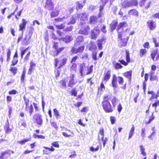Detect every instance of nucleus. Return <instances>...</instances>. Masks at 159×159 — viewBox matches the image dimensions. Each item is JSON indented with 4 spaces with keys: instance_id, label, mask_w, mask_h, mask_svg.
<instances>
[{
    "instance_id": "nucleus-42",
    "label": "nucleus",
    "mask_w": 159,
    "mask_h": 159,
    "mask_svg": "<svg viewBox=\"0 0 159 159\" xmlns=\"http://www.w3.org/2000/svg\"><path fill=\"white\" fill-rule=\"evenodd\" d=\"M34 111V108L32 104H31L30 107H29V112L30 115L31 116L32 114Z\"/></svg>"
},
{
    "instance_id": "nucleus-22",
    "label": "nucleus",
    "mask_w": 159,
    "mask_h": 159,
    "mask_svg": "<svg viewBox=\"0 0 159 159\" xmlns=\"http://www.w3.org/2000/svg\"><path fill=\"white\" fill-rule=\"evenodd\" d=\"M19 125L21 129L25 128L26 126V121L23 120H21L19 123Z\"/></svg>"
},
{
    "instance_id": "nucleus-9",
    "label": "nucleus",
    "mask_w": 159,
    "mask_h": 159,
    "mask_svg": "<svg viewBox=\"0 0 159 159\" xmlns=\"http://www.w3.org/2000/svg\"><path fill=\"white\" fill-rule=\"evenodd\" d=\"M44 7L46 9L48 10H53L54 9V5L52 0H47Z\"/></svg>"
},
{
    "instance_id": "nucleus-44",
    "label": "nucleus",
    "mask_w": 159,
    "mask_h": 159,
    "mask_svg": "<svg viewBox=\"0 0 159 159\" xmlns=\"http://www.w3.org/2000/svg\"><path fill=\"white\" fill-rule=\"evenodd\" d=\"M92 52V58L94 60H97L98 59L97 57V52L96 51H93Z\"/></svg>"
},
{
    "instance_id": "nucleus-39",
    "label": "nucleus",
    "mask_w": 159,
    "mask_h": 159,
    "mask_svg": "<svg viewBox=\"0 0 159 159\" xmlns=\"http://www.w3.org/2000/svg\"><path fill=\"white\" fill-rule=\"evenodd\" d=\"M17 69L16 67H11L10 69V71H11L15 75L17 72Z\"/></svg>"
},
{
    "instance_id": "nucleus-31",
    "label": "nucleus",
    "mask_w": 159,
    "mask_h": 159,
    "mask_svg": "<svg viewBox=\"0 0 159 159\" xmlns=\"http://www.w3.org/2000/svg\"><path fill=\"white\" fill-rule=\"evenodd\" d=\"M67 59L65 57H63L60 61V66L62 67L66 63Z\"/></svg>"
},
{
    "instance_id": "nucleus-55",
    "label": "nucleus",
    "mask_w": 159,
    "mask_h": 159,
    "mask_svg": "<svg viewBox=\"0 0 159 159\" xmlns=\"http://www.w3.org/2000/svg\"><path fill=\"white\" fill-rule=\"evenodd\" d=\"M110 119L111 124H114L115 123L116 119L115 117L111 116L110 117Z\"/></svg>"
},
{
    "instance_id": "nucleus-36",
    "label": "nucleus",
    "mask_w": 159,
    "mask_h": 159,
    "mask_svg": "<svg viewBox=\"0 0 159 159\" xmlns=\"http://www.w3.org/2000/svg\"><path fill=\"white\" fill-rule=\"evenodd\" d=\"M150 80L151 81L156 80L157 81L158 79L156 75H154L153 74H151L150 77Z\"/></svg>"
},
{
    "instance_id": "nucleus-54",
    "label": "nucleus",
    "mask_w": 159,
    "mask_h": 159,
    "mask_svg": "<svg viewBox=\"0 0 159 159\" xmlns=\"http://www.w3.org/2000/svg\"><path fill=\"white\" fill-rule=\"evenodd\" d=\"M99 146H98L96 148H94L93 147H91L90 148V150L92 152H95L98 151L99 150Z\"/></svg>"
},
{
    "instance_id": "nucleus-43",
    "label": "nucleus",
    "mask_w": 159,
    "mask_h": 159,
    "mask_svg": "<svg viewBox=\"0 0 159 159\" xmlns=\"http://www.w3.org/2000/svg\"><path fill=\"white\" fill-rule=\"evenodd\" d=\"M104 6L105 5H103L102 4V5H101L100 7V11L98 15V16L99 17H101L102 15V10L103 9L104 7Z\"/></svg>"
},
{
    "instance_id": "nucleus-29",
    "label": "nucleus",
    "mask_w": 159,
    "mask_h": 159,
    "mask_svg": "<svg viewBox=\"0 0 159 159\" xmlns=\"http://www.w3.org/2000/svg\"><path fill=\"white\" fill-rule=\"evenodd\" d=\"M118 101V99L115 96H114L111 99V102L112 103V107L114 108L116 107V102H117Z\"/></svg>"
},
{
    "instance_id": "nucleus-41",
    "label": "nucleus",
    "mask_w": 159,
    "mask_h": 159,
    "mask_svg": "<svg viewBox=\"0 0 159 159\" xmlns=\"http://www.w3.org/2000/svg\"><path fill=\"white\" fill-rule=\"evenodd\" d=\"M58 11L57 10H55L51 13V16L52 17H54L57 16L58 15Z\"/></svg>"
},
{
    "instance_id": "nucleus-35",
    "label": "nucleus",
    "mask_w": 159,
    "mask_h": 159,
    "mask_svg": "<svg viewBox=\"0 0 159 159\" xmlns=\"http://www.w3.org/2000/svg\"><path fill=\"white\" fill-rule=\"evenodd\" d=\"M53 112L56 118L57 119H58L59 117L60 116L59 112L56 108L53 109Z\"/></svg>"
},
{
    "instance_id": "nucleus-38",
    "label": "nucleus",
    "mask_w": 159,
    "mask_h": 159,
    "mask_svg": "<svg viewBox=\"0 0 159 159\" xmlns=\"http://www.w3.org/2000/svg\"><path fill=\"white\" fill-rule=\"evenodd\" d=\"M44 148H45L46 150H43V152H47L46 154H47V153L48 152V151H47V150H48L49 151L53 152L55 150L54 148L52 146H51V148H48V147H44Z\"/></svg>"
},
{
    "instance_id": "nucleus-2",
    "label": "nucleus",
    "mask_w": 159,
    "mask_h": 159,
    "mask_svg": "<svg viewBox=\"0 0 159 159\" xmlns=\"http://www.w3.org/2000/svg\"><path fill=\"white\" fill-rule=\"evenodd\" d=\"M102 108L106 112H112L113 111L114 108L109 101L102 102Z\"/></svg>"
},
{
    "instance_id": "nucleus-26",
    "label": "nucleus",
    "mask_w": 159,
    "mask_h": 159,
    "mask_svg": "<svg viewBox=\"0 0 159 159\" xmlns=\"http://www.w3.org/2000/svg\"><path fill=\"white\" fill-rule=\"evenodd\" d=\"M122 7L123 8H127L130 7L129 1H124L122 4Z\"/></svg>"
},
{
    "instance_id": "nucleus-56",
    "label": "nucleus",
    "mask_w": 159,
    "mask_h": 159,
    "mask_svg": "<svg viewBox=\"0 0 159 159\" xmlns=\"http://www.w3.org/2000/svg\"><path fill=\"white\" fill-rule=\"evenodd\" d=\"M18 93V92L14 89L12 90L9 92V94L10 95L16 94Z\"/></svg>"
},
{
    "instance_id": "nucleus-53",
    "label": "nucleus",
    "mask_w": 159,
    "mask_h": 159,
    "mask_svg": "<svg viewBox=\"0 0 159 159\" xmlns=\"http://www.w3.org/2000/svg\"><path fill=\"white\" fill-rule=\"evenodd\" d=\"M77 94V91L76 90V88L73 89L71 91V95L72 96H76Z\"/></svg>"
},
{
    "instance_id": "nucleus-37",
    "label": "nucleus",
    "mask_w": 159,
    "mask_h": 159,
    "mask_svg": "<svg viewBox=\"0 0 159 159\" xmlns=\"http://www.w3.org/2000/svg\"><path fill=\"white\" fill-rule=\"evenodd\" d=\"M77 6L76 9L77 10H78L79 9L82 8L83 7V5L81 3H80L79 2H76Z\"/></svg>"
},
{
    "instance_id": "nucleus-23",
    "label": "nucleus",
    "mask_w": 159,
    "mask_h": 159,
    "mask_svg": "<svg viewBox=\"0 0 159 159\" xmlns=\"http://www.w3.org/2000/svg\"><path fill=\"white\" fill-rule=\"evenodd\" d=\"M26 24L27 21L25 19H22V23L20 24L19 25V30H23V29H25V28Z\"/></svg>"
},
{
    "instance_id": "nucleus-7",
    "label": "nucleus",
    "mask_w": 159,
    "mask_h": 159,
    "mask_svg": "<svg viewBox=\"0 0 159 159\" xmlns=\"http://www.w3.org/2000/svg\"><path fill=\"white\" fill-rule=\"evenodd\" d=\"M84 46H81L77 48L73 47L71 50V52L72 53L75 54L82 53L84 51Z\"/></svg>"
},
{
    "instance_id": "nucleus-12",
    "label": "nucleus",
    "mask_w": 159,
    "mask_h": 159,
    "mask_svg": "<svg viewBox=\"0 0 159 159\" xmlns=\"http://www.w3.org/2000/svg\"><path fill=\"white\" fill-rule=\"evenodd\" d=\"M84 38L83 36L82 35L78 36L75 43V46L77 47L78 45H80L84 41Z\"/></svg>"
},
{
    "instance_id": "nucleus-47",
    "label": "nucleus",
    "mask_w": 159,
    "mask_h": 159,
    "mask_svg": "<svg viewBox=\"0 0 159 159\" xmlns=\"http://www.w3.org/2000/svg\"><path fill=\"white\" fill-rule=\"evenodd\" d=\"M146 49H142L140 51V55L141 57H142L146 53Z\"/></svg>"
},
{
    "instance_id": "nucleus-51",
    "label": "nucleus",
    "mask_w": 159,
    "mask_h": 159,
    "mask_svg": "<svg viewBox=\"0 0 159 159\" xmlns=\"http://www.w3.org/2000/svg\"><path fill=\"white\" fill-rule=\"evenodd\" d=\"M93 66H91L88 68V72L86 73L87 75L90 74L92 71Z\"/></svg>"
},
{
    "instance_id": "nucleus-18",
    "label": "nucleus",
    "mask_w": 159,
    "mask_h": 159,
    "mask_svg": "<svg viewBox=\"0 0 159 159\" xmlns=\"http://www.w3.org/2000/svg\"><path fill=\"white\" fill-rule=\"evenodd\" d=\"M85 64L84 63H82L80 64L79 66L80 72L81 76H83V72L84 71L85 69Z\"/></svg>"
},
{
    "instance_id": "nucleus-5",
    "label": "nucleus",
    "mask_w": 159,
    "mask_h": 159,
    "mask_svg": "<svg viewBox=\"0 0 159 159\" xmlns=\"http://www.w3.org/2000/svg\"><path fill=\"white\" fill-rule=\"evenodd\" d=\"M100 33V30L98 27H95L91 31V38L92 39H96Z\"/></svg>"
},
{
    "instance_id": "nucleus-30",
    "label": "nucleus",
    "mask_w": 159,
    "mask_h": 159,
    "mask_svg": "<svg viewBox=\"0 0 159 159\" xmlns=\"http://www.w3.org/2000/svg\"><path fill=\"white\" fill-rule=\"evenodd\" d=\"M111 77V71L110 70L108 71L105 75L104 79L106 81H108L109 79Z\"/></svg>"
},
{
    "instance_id": "nucleus-49",
    "label": "nucleus",
    "mask_w": 159,
    "mask_h": 159,
    "mask_svg": "<svg viewBox=\"0 0 159 159\" xmlns=\"http://www.w3.org/2000/svg\"><path fill=\"white\" fill-rule=\"evenodd\" d=\"M28 141H29V139H25L22 140L18 141L17 143L21 145H23L26 142Z\"/></svg>"
},
{
    "instance_id": "nucleus-48",
    "label": "nucleus",
    "mask_w": 159,
    "mask_h": 159,
    "mask_svg": "<svg viewBox=\"0 0 159 159\" xmlns=\"http://www.w3.org/2000/svg\"><path fill=\"white\" fill-rule=\"evenodd\" d=\"M153 107H155V110L156 112H157V111L156 110V107L157 106H159V100L156 101L154 103H153L152 105Z\"/></svg>"
},
{
    "instance_id": "nucleus-46",
    "label": "nucleus",
    "mask_w": 159,
    "mask_h": 159,
    "mask_svg": "<svg viewBox=\"0 0 159 159\" xmlns=\"http://www.w3.org/2000/svg\"><path fill=\"white\" fill-rule=\"evenodd\" d=\"M118 82L120 84H123L124 82L123 78L120 76L117 77Z\"/></svg>"
},
{
    "instance_id": "nucleus-33",
    "label": "nucleus",
    "mask_w": 159,
    "mask_h": 159,
    "mask_svg": "<svg viewBox=\"0 0 159 159\" xmlns=\"http://www.w3.org/2000/svg\"><path fill=\"white\" fill-rule=\"evenodd\" d=\"M129 1L130 7L136 6L138 5V2L136 0H131Z\"/></svg>"
},
{
    "instance_id": "nucleus-40",
    "label": "nucleus",
    "mask_w": 159,
    "mask_h": 159,
    "mask_svg": "<svg viewBox=\"0 0 159 159\" xmlns=\"http://www.w3.org/2000/svg\"><path fill=\"white\" fill-rule=\"evenodd\" d=\"M140 148L141 153L143 156H146V154L145 152V148L143 147V146L142 145L140 146Z\"/></svg>"
},
{
    "instance_id": "nucleus-20",
    "label": "nucleus",
    "mask_w": 159,
    "mask_h": 159,
    "mask_svg": "<svg viewBox=\"0 0 159 159\" xmlns=\"http://www.w3.org/2000/svg\"><path fill=\"white\" fill-rule=\"evenodd\" d=\"M128 15L130 16H139V13L136 9H131L128 12Z\"/></svg>"
},
{
    "instance_id": "nucleus-34",
    "label": "nucleus",
    "mask_w": 159,
    "mask_h": 159,
    "mask_svg": "<svg viewBox=\"0 0 159 159\" xmlns=\"http://www.w3.org/2000/svg\"><path fill=\"white\" fill-rule=\"evenodd\" d=\"M134 127L133 125H132V127L131 128L129 134V136L128 138L129 139H131L133 135V134L134 133Z\"/></svg>"
},
{
    "instance_id": "nucleus-21",
    "label": "nucleus",
    "mask_w": 159,
    "mask_h": 159,
    "mask_svg": "<svg viewBox=\"0 0 159 159\" xmlns=\"http://www.w3.org/2000/svg\"><path fill=\"white\" fill-rule=\"evenodd\" d=\"M65 47L58 48L54 51L53 52V54L54 56H57L62 51H63L65 49Z\"/></svg>"
},
{
    "instance_id": "nucleus-28",
    "label": "nucleus",
    "mask_w": 159,
    "mask_h": 159,
    "mask_svg": "<svg viewBox=\"0 0 159 159\" xmlns=\"http://www.w3.org/2000/svg\"><path fill=\"white\" fill-rule=\"evenodd\" d=\"M25 104V110L26 111H28V106H29V103L30 102L28 98H25V96L23 97Z\"/></svg>"
},
{
    "instance_id": "nucleus-24",
    "label": "nucleus",
    "mask_w": 159,
    "mask_h": 159,
    "mask_svg": "<svg viewBox=\"0 0 159 159\" xmlns=\"http://www.w3.org/2000/svg\"><path fill=\"white\" fill-rule=\"evenodd\" d=\"M97 18L96 16H94L90 17L89 23L92 24H94L97 22Z\"/></svg>"
},
{
    "instance_id": "nucleus-8",
    "label": "nucleus",
    "mask_w": 159,
    "mask_h": 159,
    "mask_svg": "<svg viewBox=\"0 0 159 159\" xmlns=\"http://www.w3.org/2000/svg\"><path fill=\"white\" fill-rule=\"evenodd\" d=\"M33 118L35 122L38 125H41L43 123L42 116L41 114L38 113L34 115Z\"/></svg>"
},
{
    "instance_id": "nucleus-19",
    "label": "nucleus",
    "mask_w": 159,
    "mask_h": 159,
    "mask_svg": "<svg viewBox=\"0 0 159 159\" xmlns=\"http://www.w3.org/2000/svg\"><path fill=\"white\" fill-rule=\"evenodd\" d=\"M97 49V46L94 43L90 42L89 45V50L92 52L95 51Z\"/></svg>"
},
{
    "instance_id": "nucleus-14",
    "label": "nucleus",
    "mask_w": 159,
    "mask_h": 159,
    "mask_svg": "<svg viewBox=\"0 0 159 159\" xmlns=\"http://www.w3.org/2000/svg\"><path fill=\"white\" fill-rule=\"evenodd\" d=\"M11 155L8 151H5L2 152L1 155L0 156V159H7Z\"/></svg>"
},
{
    "instance_id": "nucleus-16",
    "label": "nucleus",
    "mask_w": 159,
    "mask_h": 159,
    "mask_svg": "<svg viewBox=\"0 0 159 159\" xmlns=\"http://www.w3.org/2000/svg\"><path fill=\"white\" fill-rule=\"evenodd\" d=\"M74 75L72 74L71 75L70 77V79L69 82V84L68 86L72 87V85H74L76 82L74 80Z\"/></svg>"
},
{
    "instance_id": "nucleus-1",
    "label": "nucleus",
    "mask_w": 159,
    "mask_h": 159,
    "mask_svg": "<svg viewBox=\"0 0 159 159\" xmlns=\"http://www.w3.org/2000/svg\"><path fill=\"white\" fill-rule=\"evenodd\" d=\"M127 24L126 22H123L120 23L118 25L117 30L118 34V38H120V40L119 41V46L120 48H122L126 46L127 43V41L125 39H121L122 36L125 35V31L124 29L125 28L127 27Z\"/></svg>"
},
{
    "instance_id": "nucleus-17",
    "label": "nucleus",
    "mask_w": 159,
    "mask_h": 159,
    "mask_svg": "<svg viewBox=\"0 0 159 159\" xmlns=\"http://www.w3.org/2000/svg\"><path fill=\"white\" fill-rule=\"evenodd\" d=\"M112 64L113 67L116 70L121 69L123 67V66L120 63L116 62L115 61H113L112 62Z\"/></svg>"
},
{
    "instance_id": "nucleus-25",
    "label": "nucleus",
    "mask_w": 159,
    "mask_h": 159,
    "mask_svg": "<svg viewBox=\"0 0 159 159\" xmlns=\"http://www.w3.org/2000/svg\"><path fill=\"white\" fill-rule=\"evenodd\" d=\"M4 129L6 133L9 134L11 132V129L10 128L9 124L8 122L6 123L4 126Z\"/></svg>"
},
{
    "instance_id": "nucleus-62",
    "label": "nucleus",
    "mask_w": 159,
    "mask_h": 159,
    "mask_svg": "<svg viewBox=\"0 0 159 159\" xmlns=\"http://www.w3.org/2000/svg\"><path fill=\"white\" fill-rule=\"evenodd\" d=\"M51 125L54 127L57 130L58 129V127L57 125V123L56 122H53L52 123L51 122Z\"/></svg>"
},
{
    "instance_id": "nucleus-27",
    "label": "nucleus",
    "mask_w": 159,
    "mask_h": 159,
    "mask_svg": "<svg viewBox=\"0 0 159 159\" xmlns=\"http://www.w3.org/2000/svg\"><path fill=\"white\" fill-rule=\"evenodd\" d=\"M117 24L118 22L117 21H113L110 25V27L111 29L112 30H113L115 29Z\"/></svg>"
},
{
    "instance_id": "nucleus-63",
    "label": "nucleus",
    "mask_w": 159,
    "mask_h": 159,
    "mask_svg": "<svg viewBox=\"0 0 159 159\" xmlns=\"http://www.w3.org/2000/svg\"><path fill=\"white\" fill-rule=\"evenodd\" d=\"M152 16L155 19H159V12L158 13L152 15Z\"/></svg>"
},
{
    "instance_id": "nucleus-32",
    "label": "nucleus",
    "mask_w": 159,
    "mask_h": 159,
    "mask_svg": "<svg viewBox=\"0 0 159 159\" xmlns=\"http://www.w3.org/2000/svg\"><path fill=\"white\" fill-rule=\"evenodd\" d=\"M124 75L129 80H131L132 76V72L129 71L126 72L124 73Z\"/></svg>"
},
{
    "instance_id": "nucleus-6",
    "label": "nucleus",
    "mask_w": 159,
    "mask_h": 159,
    "mask_svg": "<svg viewBox=\"0 0 159 159\" xmlns=\"http://www.w3.org/2000/svg\"><path fill=\"white\" fill-rule=\"evenodd\" d=\"M80 25L81 28L79 31V33L85 35H88L90 29L89 27L85 25V24L84 25V26Z\"/></svg>"
},
{
    "instance_id": "nucleus-10",
    "label": "nucleus",
    "mask_w": 159,
    "mask_h": 159,
    "mask_svg": "<svg viewBox=\"0 0 159 159\" xmlns=\"http://www.w3.org/2000/svg\"><path fill=\"white\" fill-rule=\"evenodd\" d=\"M106 40V38L104 36L101 39H99L97 41V45L99 50L102 49V45H104Z\"/></svg>"
},
{
    "instance_id": "nucleus-3",
    "label": "nucleus",
    "mask_w": 159,
    "mask_h": 159,
    "mask_svg": "<svg viewBox=\"0 0 159 159\" xmlns=\"http://www.w3.org/2000/svg\"><path fill=\"white\" fill-rule=\"evenodd\" d=\"M78 20H80L81 21L80 23V25L84 26V25L86 24L85 21L87 19V15L85 12H84L77 15L76 16Z\"/></svg>"
},
{
    "instance_id": "nucleus-58",
    "label": "nucleus",
    "mask_w": 159,
    "mask_h": 159,
    "mask_svg": "<svg viewBox=\"0 0 159 159\" xmlns=\"http://www.w3.org/2000/svg\"><path fill=\"white\" fill-rule=\"evenodd\" d=\"M109 98L107 95H105L103 97V101L102 102H109L108 101Z\"/></svg>"
},
{
    "instance_id": "nucleus-64",
    "label": "nucleus",
    "mask_w": 159,
    "mask_h": 159,
    "mask_svg": "<svg viewBox=\"0 0 159 159\" xmlns=\"http://www.w3.org/2000/svg\"><path fill=\"white\" fill-rule=\"evenodd\" d=\"M122 108H123L122 107L121 104L120 103L118 105L117 107V110L118 112L119 113H120L121 111Z\"/></svg>"
},
{
    "instance_id": "nucleus-45",
    "label": "nucleus",
    "mask_w": 159,
    "mask_h": 159,
    "mask_svg": "<svg viewBox=\"0 0 159 159\" xmlns=\"http://www.w3.org/2000/svg\"><path fill=\"white\" fill-rule=\"evenodd\" d=\"M73 28V26H67L64 29V31L65 32L71 31L72 30Z\"/></svg>"
},
{
    "instance_id": "nucleus-60",
    "label": "nucleus",
    "mask_w": 159,
    "mask_h": 159,
    "mask_svg": "<svg viewBox=\"0 0 159 159\" xmlns=\"http://www.w3.org/2000/svg\"><path fill=\"white\" fill-rule=\"evenodd\" d=\"M145 128H142L141 129V135L143 139L145 137Z\"/></svg>"
},
{
    "instance_id": "nucleus-4",
    "label": "nucleus",
    "mask_w": 159,
    "mask_h": 159,
    "mask_svg": "<svg viewBox=\"0 0 159 159\" xmlns=\"http://www.w3.org/2000/svg\"><path fill=\"white\" fill-rule=\"evenodd\" d=\"M126 54V62L122 59H120V58L118 61V62H120V64L126 66L128 64V63L130 62V58L129 51L128 50H125Z\"/></svg>"
},
{
    "instance_id": "nucleus-15",
    "label": "nucleus",
    "mask_w": 159,
    "mask_h": 159,
    "mask_svg": "<svg viewBox=\"0 0 159 159\" xmlns=\"http://www.w3.org/2000/svg\"><path fill=\"white\" fill-rule=\"evenodd\" d=\"M117 77L115 75H113L112 81V87L114 89L116 88L118 86V85L117 84Z\"/></svg>"
},
{
    "instance_id": "nucleus-61",
    "label": "nucleus",
    "mask_w": 159,
    "mask_h": 159,
    "mask_svg": "<svg viewBox=\"0 0 159 159\" xmlns=\"http://www.w3.org/2000/svg\"><path fill=\"white\" fill-rule=\"evenodd\" d=\"M60 84L63 87H66V82L65 80L61 81Z\"/></svg>"
},
{
    "instance_id": "nucleus-11",
    "label": "nucleus",
    "mask_w": 159,
    "mask_h": 159,
    "mask_svg": "<svg viewBox=\"0 0 159 159\" xmlns=\"http://www.w3.org/2000/svg\"><path fill=\"white\" fill-rule=\"evenodd\" d=\"M147 25L150 30L155 29L157 26L156 23L152 20H148L147 22Z\"/></svg>"
},
{
    "instance_id": "nucleus-59",
    "label": "nucleus",
    "mask_w": 159,
    "mask_h": 159,
    "mask_svg": "<svg viewBox=\"0 0 159 159\" xmlns=\"http://www.w3.org/2000/svg\"><path fill=\"white\" fill-rule=\"evenodd\" d=\"M102 140L103 142V146L104 147L108 141V139L107 138H105V139H104V137H103L102 138Z\"/></svg>"
},
{
    "instance_id": "nucleus-57",
    "label": "nucleus",
    "mask_w": 159,
    "mask_h": 159,
    "mask_svg": "<svg viewBox=\"0 0 159 159\" xmlns=\"http://www.w3.org/2000/svg\"><path fill=\"white\" fill-rule=\"evenodd\" d=\"M76 20L73 17L71 19L70 21L68 23V25H69L70 24H74L75 23Z\"/></svg>"
},
{
    "instance_id": "nucleus-52",
    "label": "nucleus",
    "mask_w": 159,
    "mask_h": 159,
    "mask_svg": "<svg viewBox=\"0 0 159 159\" xmlns=\"http://www.w3.org/2000/svg\"><path fill=\"white\" fill-rule=\"evenodd\" d=\"M18 62V61L17 58H13V60L12 62V64L11 65V66H15L16 65Z\"/></svg>"
},
{
    "instance_id": "nucleus-13",
    "label": "nucleus",
    "mask_w": 159,
    "mask_h": 159,
    "mask_svg": "<svg viewBox=\"0 0 159 159\" xmlns=\"http://www.w3.org/2000/svg\"><path fill=\"white\" fill-rule=\"evenodd\" d=\"M59 39L60 40L63 41L66 43H68L73 40V38L71 36L67 35L64 37H61L59 38Z\"/></svg>"
},
{
    "instance_id": "nucleus-50",
    "label": "nucleus",
    "mask_w": 159,
    "mask_h": 159,
    "mask_svg": "<svg viewBox=\"0 0 159 159\" xmlns=\"http://www.w3.org/2000/svg\"><path fill=\"white\" fill-rule=\"evenodd\" d=\"M8 51L7 52V61H9L10 59V55L11 54V51L10 49H8Z\"/></svg>"
}]
</instances>
